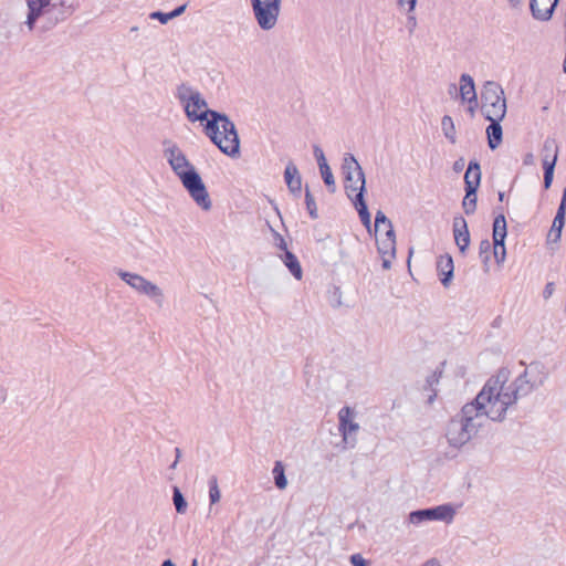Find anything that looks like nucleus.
<instances>
[{"label":"nucleus","mask_w":566,"mask_h":566,"mask_svg":"<svg viewBox=\"0 0 566 566\" xmlns=\"http://www.w3.org/2000/svg\"><path fill=\"white\" fill-rule=\"evenodd\" d=\"M444 364L446 363H442L440 367H438L430 376L427 377L426 385H424L423 389L427 391H430V394L428 396V403H432L437 397L436 386L440 381V378L443 373Z\"/></svg>","instance_id":"nucleus-21"},{"label":"nucleus","mask_w":566,"mask_h":566,"mask_svg":"<svg viewBox=\"0 0 566 566\" xmlns=\"http://www.w3.org/2000/svg\"><path fill=\"white\" fill-rule=\"evenodd\" d=\"M506 237H493V244H492V248L493 250H499V249H505V245H504V240H505Z\"/></svg>","instance_id":"nucleus-45"},{"label":"nucleus","mask_w":566,"mask_h":566,"mask_svg":"<svg viewBox=\"0 0 566 566\" xmlns=\"http://www.w3.org/2000/svg\"><path fill=\"white\" fill-rule=\"evenodd\" d=\"M407 27L410 34L413 33L415 29L417 28V18L416 15L408 13L407 18Z\"/></svg>","instance_id":"nucleus-42"},{"label":"nucleus","mask_w":566,"mask_h":566,"mask_svg":"<svg viewBox=\"0 0 566 566\" xmlns=\"http://www.w3.org/2000/svg\"><path fill=\"white\" fill-rule=\"evenodd\" d=\"M6 400V390L0 387V403Z\"/></svg>","instance_id":"nucleus-54"},{"label":"nucleus","mask_w":566,"mask_h":566,"mask_svg":"<svg viewBox=\"0 0 566 566\" xmlns=\"http://www.w3.org/2000/svg\"><path fill=\"white\" fill-rule=\"evenodd\" d=\"M543 157L545 155H548L549 158L554 157L555 155H558V147L553 138H546L543 143Z\"/></svg>","instance_id":"nucleus-36"},{"label":"nucleus","mask_w":566,"mask_h":566,"mask_svg":"<svg viewBox=\"0 0 566 566\" xmlns=\"http://www.w3.org/2000/svg\"><path fill=\"white\" fill-rule=\"evenodd\" d=\"M554 291H555V284L553 282H548L544 287L543 297L545 300L549 298L553 295Z\"/></svg>","instance_id":"nucleus-44"},{"label":"nucleus","mask_w":566,"mask_h":566,"mask_svg":"<svg viewBox=\"0 0 566 566\" xmlns=\"http://www.w3.org/2000/svg\"><path fill=\"white\" fill-rule=\"evenodd\" d=\"M476 191L471 186L470 189L465 188V196L462 201V208L465 214H473L476 210Z\"/></svg>","instance_id":"nucleus-25"},{"label":"nucleus","mask_w":566,"mask_h":566,"mask_svg":"<svg viewBox=\"0 0 566 566\" xmlns=\"http://www.w3.org/2000/svg\"><path fill=\"white\" fill-rule=\"evenodd\" d=\"M28 2L44 9L49 8L52 4L50 0H28Z\"/></svg>","instance_id":"nucleus-46"},{"label":"nucleus","mask_w":566,"mask_h":566,"mask_svg":"<svg viewBox=\"0 0 566 566\" xmlns=\"http://www.w3.org/2000/svg\"><path fill=\"white\" fill-rule=\"evenodd\" d=\"M258 27L262 31L273 30L281 14L282 0H249Z\"/></svg>","instance_id":"nucleus-6"},{"label":"nucleus","mask_w":566,"mask_h":566,"mask_svg":"<svg viewBox=\"0 0 566 566\" xmlns=\"http://www.w3.org/2000/svg\"><path fill=\"white\" fill-rule=\"evenodd\" d=\"M481 181V168L476 160H471L468 165V169L464 175L465 188L472 186L474 190H478Z\"/></svg>","instance_id":"nucleus-20"},{"label":"nucleus","mask_w":566,"mask_h":566,"mask_svg":"<svg viewBox=\"0 0 566 566\" xmlns=\"http://www.w3.org/2000/svg\"><path fill=\"white\" fill-rule=\"evenodd\" d=\"M176 98L184 106L190 122H206L203 130L220 151L232 158L239 156L240 138L228 115L209 109L201 93L186 83L177 86Z\"/></svg>","instance_id":"nucleus-1"},{"label":"nucleus","mask_w":566,"mask_h":566,"mask_svg":"<svg viewBox=\"0 0 566 566\" xmlns=\"http://www.w3.org/2000/svg\"><path fill=\"white\" fill-rule=\"evenodd\" d=\"M284 265L289 269V271L291 272V274L296 279V280H301L302 276H303V271H302V266L297 260V258L295 256L294 253H292L291 251H286L282 256H281Z\"/></svg>","instance_id":"nucleus-23"},{"label":"nucleus","mask_w":566,"mask_h":566,"mask_svg":"<svg viewBox=\"0 0 566 566\" xmlns=\"http://www.w3.org/2000/svg\"><path fill=\"white\" fill-rule=\"evenodd\" d=\"M545 379L546 374L541 363H532L510 385H506L507 371L501 370L485 382L480 391L479 400L489 405L492 421H502L510 406L514 405L518 398L527 396L533 389L542 386Z\"/></svg>","instance_id":"nucleus-2"},{"label":"nucleus","mask_w":566,"mask_h":566,"mask_svg":"<svg viewBox=\"0 0 566 566\" xmlns=\"http://www.w3.org/2000/svg\"><path fill=\"white\" fill-rule=\"evenodd\" d=\"M221 493L218 485V479L216 475H212L209 479V500L210 504H216L220 501Z\"/></svg>","instance_id":"nucleus-31"},{"label":"nucleus","mask_w":566,"mask_h":566,"mask_svg":"<svg viewBox=\"0 0 566 566\" xmlns=\"http://www.w3.org/2000/svg\"><path fill=\"white\" fill-rule=\"evenodd\" d=\"M284 180L291 193L294 196H300L302 190V177L293 161H290L285 167Z\"/></svg>","instance_id":"nucleus-18"},{"label":"nucleus","mask_w":566,"mask_h":566,"mask_svg":"<svg viewBox=\"0 0 566 566\" xmlns=\"http://www.w3.org/2000/svg\"><path fill=\"white\" fill-rule=\"evenodd\" d=\"M186 10V4H182V6H179L177 7L175 10H172L170 13V18L174 19V18H177L179 15H181Z\"/></svg>","instance_id":"nucleus-48"},{"label":"nucleus","mask_w":566,"mask_h":566,"mask_svg":"<svg viewBox=\"0 0 566 566\" xmlns=\"http://www.w3.org/2000/svg\"><path fill=\"white\" fill-rule=\"evenodd\" d=\"M534 163L533 154L528 153L524 157V165H532Z\"/></svg>","instance_id":"nucleus-51"},{"label":"nucleus","mask_w":566,"mask_h":566,"mask_svg":"<svg viewBox=\"0 0 566 566\" xmlns=\"http://www.w3.org/2000/svg\"><path fill=\"white\" fill-rule=\"evenodd\" d=\"M385 226V231L387 229H394L391 221L386 217V214L378 210L375 217V231L376 234L381 231V227Z\"/></svg>","instance_id":"nucleus-35"},{"label":"nucleus","mask_w":566,"mask_h":566,"mask_svg":"<svg viewBox=\"0 0 566 566\" xmlns=\"http://www.w3.org/2000/svg\"><path fill=\"white\" fill-rule=\"evenodd\" d=\"M490 125L486 127L489 147L494 150L502 143L503 130L501 126L502 119L486 118Z\"/></svg>","instance_id":"nucleus-19"},{"label":"nucleus","mask_w":566,"mask_h":566,"mask_svg":"<svg viewBox=\"0 0 566 566\" xmlns=\"http://www.w3.org/2000/svg\"><path fill=\"white\" fill-rule=\"evenodd\" d=\"M319 171H321V176L323 178L324 184L328 187L331 192H334L336 189V186H335V179H334L333 172L331 170V167L328 165L322 166V167H319Z\"/></svg>","instance_id":"nucleus-32"},{"label":"nucleus","mask_w":566,"mask_h":566,"mask_svg":"<svg viewBox=\"0 0 566 566\" xmlns=\"http://www.w3.org/2000/svg\"><path fill=\"white\" fill-rule=\"evenodd\" d=\"M342 170L345 178V191L349 199H354L353 193L366 191L365 174L353 154H345L342 164Z\"/></svg>","instance_id":"nucleus-7"},{"label":"nucleus","mask_w":566,"mask_h":566,"mask_svg":"<svg viewBox=\"0 0 566 566\" xmlns=\"http://www.w3.org/2000/svg\"><path fill=\"white\" fill-rule=\"evenodd\" d=\"M350 563L353 564V566H367L366 560L361 557L360 554L352 555Z\"/></svg>","instance_id":"nucleus-43"},{"label":"nucleus","mask_w":566,"mask_h":566,"mask_svg":"<svg viewBox=\"0 0 566 566\" xmlns=\"http://www.w3.org/2000/svg\"><path fill=\"white\" fill-rule=\"evenodd\" d=\"M437 271L444 287H448L453 277V260L450 254L440 255L437 260Z\"/></svg>","instance_id":"nucleus-17"},{"label":"nucleus","mask_w":566,"mask_h":566,"mask_svg":"<svg viewBox=\"0 0 566 566\" xmlns=\"http://www.w3.org/2000/svg\"><path fill=\"white\" fill-rule=\"evenodd\" d=\"M272 231H273V233H274V237H275V240H276V245H277V248H279V249H281V250H283V251H284V253H285L286 251H289V250H287V245H286V242H285L284 238H283L279 232H276V231H274V230H272Z\"/></svg>","instance_id":"nucleus-40"},{"label":"nucleus","mask_w":566,"mask_h":566,"mask_svg":"<svg viewBox=\"0 0 566 566\" xmlns=\"http://www.w3.org/2000/svg\"><path fill=\"white\" fill-rule=\"evenodd\" d=\"M481 112L485 118L503 119L506 114L504 90L494 81L484 83L481 90Z\"/></svg>","instance_id":"nucleus-5"},{"label":"nucleus","mask_w":566,"mask_h":566,"mask_svg":"<svg viewBox=\"0 0 566 566\" xmlns=\"http://www.w3.org/2000/svg\"><path fill=\"white\" fill-rule=\"evenodd\" d=\"M422 566H440V565L436 559H429Z\"/></svg>","instance_id":"nucleus-53"},{"label":"nucleus","mask_w":566,"mask_h":566,"mask_svg":"<svg viewBox=\"0 0 566 566\" xmlns=\"http://www.w3.org/2000/svg\"><path fill=\"white\" fill-rule=\"evenodd\" d=\"M172 501H174L176 511L180 514H184L187 510V502H186L182 493L180 492V490L177 486L174 488Z\"/></svg>","instance_id":"nucleus-33"},{"label":"nucleus","mask_w":566,"mask_h":566,"mask_svg":"<svg viewBox=\"0 0 566 566\" xmlns=\"http://www.w3.org/2000/svg\"><path fill=\"white\" fill-rule=\"evenodd\" d=\"M464 165H465V160H464V158H459V159H457V160L453 163V170H454L455 172H460V171H462V170H463Z\"/></svg>","instance_id":"nucleus-47"},{"label":"nucleus","mask_w":566,"mask_h":566,"mask_svg":"<svg viewBox=\"0 0 566 566\" xmlns=\"http://www.w3.org/2000/svg\"><path fill=\"white\" fill-rule=\"evenodd\" d=\"M509 2L512 7H516L520 4L521 0H509Z\"/></svg>","instance_id":"nucleus-56"},{"label":"nucleus","mask_w":566,"mask_h":566,"mask_svg":"<svg viewBox=\"0 0 566 566\" xmlns=\"http://www.w3.org/2000/svg\"><path fill=\"white\" fill-rule=\"evenodd\" d=\"M175 453H176V460L171 463L170 469H176L178 461L181 457V450L179 448H176Z\"/></svg>","instance_id":"nucleus-50"},{"label":"nucleus","mask_w":566,"mask_h":566,"mask_svg":"<svg viewBox=\"0 0 566 566\" xmlns=\"http://www.w3.org/2000/svg\"><path fill=\"white\" fill-rule=\"evenodd\" d=\"M355 411L353 408L345 406L338 411V429L343 437V442L349 448L356 446V438L352 434L359 430V424L354 421Z\"/></svg>","instance_id":"nucleus-10"},{"label":"nucleus","mask_w":566,"mask_h":566,"mask_svg":"<svg viewBox=\"0 0 566 566\" xmlns=\"http://www.w3.org/2000/svg\"><path fill=\"white\" fill-rule=\"evenodd\" d=\"M565 216H566V188L563 191L559 207L557 209L556 216L553 220L551 231L548 233V237L553 238L554 242H557L560 240L562 230L565 226Z\"/></svg>","instance_id":"nucleus-14"},{"label":"nucleus","mask_w":566,"mask_h":566,"mask_svg":"<svg viewBox=\"0 0 566 566\" xmlns=\"http://www.w3.org/2000/svg\"><path fill=\"white\" fill-rule=\"evenodd\" d=\"M458 92V87L455 84H450L449 87H448V93L452 96V95H455Z\"/></svg>","instance_id":"nucleus-52"},{"label":"nucleus","mask_w":566,"mask_h":566,"mask_svg":"<svg viewBox=\"0 0 566 566\" xmlns=\"http://www.w3.org/2000/svg\"><path fill=\"white\" fill-rule=\"evenodd\" d=\"M149 18L153 19V20H158L160 21V23L165 24L167 23L169 20H171L170 18V13H164L161 11H154L149 14Z\"/></svg>","instance_id":"nucleus-38"},{"label":"nucleus","mask_w":566,"mask_h":566,"mask_svg":"<svg viewBox=\"0 0 566 566\" xmlns=\"http://www.w3.org/2000/svg\"><path fill=\"white\" fill-rule=\"evenodd\" d=\"M305 205H306V209L308 211L310 217L312 219H317L318 213H317V206L315 202V198L312 195V192L308 190L307 187L305 189Z\"/></svg>","instance_id":"nucleus-34"},{"label":"nucleus","mask_w":566,"mask_h":566,"mask_svg":"<svg viewBox=\"0 0 566 566\" xmlns=\"http://www.w3.org/2000/svg\"><path fill=\"white\" fill-rule=\"evenodd\" d=\"M452 232H453V237H454V242H455L457 247L459 248L460 253L462 255H465V253L469 249L471 239H470L468 222L462 216L457 214L453 217Z\"/></svg>","instance_id":"nucleus-11"},{"label":"nucleus","mask_w":566,"mask_h":566,"mask_svg":"<svg viewBox=\"0 0 566 566\" xmlns=\"http://www.w3.org/2000/svg\"><path fill=\"white\" fill-rule=\"evenodd\" d=\"M506 220L504 214L500 213L493 221V237H506Z\"/></svg>","instance_id":"nucleus-30"},{"label":"nucleus","mask_w":566,"mask_h":566,"mask_svg":"<svg viewBox=\"0 0 566 566\" xmlns=\"http://www.w3.org/2000/svg\"><path fill=\"white\" fill-rule=\"evenodd\" d=\"M164 156L167 159L172 171L179 177L182 186L186 188L192 200L205 211L212 207L208 190L196 170L187 159L186 155L177 144L165 140Z\"/></svg>","instance_id":"nucleus-3"},{"label":"nucleus","mask_w":566,"mask_h":566,"mask_svg":"<svg viewBox=\"0 0 566 566\" xmlns=\"http://www.w3.org/2000/svg\"><path fill=\"white\" fill-rule=\"evenodd\" d=\"M504 198V193L503 192H499V199L502 201Z\"/></svg>","instance_id":"nucleus-59"},{"label":"nucleus","mask_w":566,"mask_h":566,"mask_svg":"<svg viewBox=\"0 0 566 566\" xmlns=\"http://www.w3.org/2000/svg\"><path fill=\"white\" fill-rule=\"evenodd\" d=\"M28 9H29V12H28L25 24H27L28 29L30 31H32L34 29L36 20L40 17L44 18V11L46 9L33 6V4L29 3V2H28Z\"/></svg>","instance_id":"nucleus-28"},{"label":"nucleus","mask_w":566,"mask_h":566,"mask_svg":"<svg viewBox=\"0 0 566 566\" xmlns=\"http://www.w3.org/2000/svg\"><path fill=\"white\" fill-rule=\"evenodd\" d=\"M398 6L401 8L407 6V12L412 13L416 9L417 0H398Z\"/></svg>","instance_id":"nucleus-39"},{"label":"nucleus","mask_w":566,"mask_h":566,"mask_svg":"<svg viewBox=\"0 0 566 566\" xmlns=\"http://www.w3.org/2000/svg\"><path fill=\"white\" fill-rule=\"evenodd\" d=\"M272 474L274 478L275 486L280 490H284L287 485V480L284 472V465L281 461L274 463Z\"/></svg>","instance_id":"nucleus-27"},{"label":"nucleus","mask_w":566,"mask_h":566,"mask_svg":"<svg viewBox=\"0 0 566 566\" xmlns=\"http://www.w3.org/2000/svg\"><path fill=\"white\" fill-rule=\"evenodd\" d=\"M70 14L71 11H69L62 2L60 4L52 3L44 11V23L42 25V31H49L53 29L57 23L65 21Z\"/></svg>","instance_id":"nucleus-13"},{"label":"nucleus","mask_w":566,"mask_h":566,"mask_svg":"<svg viewBox=\"0 0 566 566\" xmlns=\"http://www.w3.org/2000/svg\"><path fill=\"white\" fill-rule=\"evenodd\" d=\"M191 566H197V559H193V560H192Z\"/></svg>","instance_id":"nucleus-60"},{"label":"nucleus","mask_w":566,"mask_h":566,"mask_svg":"<svg viewBox=\"0 0 566 566\" xmlns=\"http://www.w3.org/2000/svg\"><path fill=\"white\" fill-rule=\"evenodd\" d=\"M136 31H138V27H132L130 28V32H136Z\"/></svg>","instance_id":"nucleus-58"},{"label":"nucleus","mask_w":566,"mask_h":566,"mask_svg":"<svg viewBox=\"0 0 566 566\" xmlns=\"http://www.w3.org/2000/svg\"><path fill=\"white\" fill-rule=\"evenodd\" d=\"M382 260V269L389 270L391 268V261L394 258H390L389 255H380Z\"/></svg>","instance_id":"nucleus-49"},{"label":"nucleus","mask_w":566,"mask_h":566,"mask_svg":"<svg viewBox=\"0 0 566 566\" xmlns=\"http://www.w3.org/2000/svg\"><path fill=\"white\" fill-rule=\"evenodd\" d=\"M377 250L380 255L396 256V234L394 229H387L384 237L376 234Z\"/></svg>","instance_id":"nucleus-15"},{"label":"nucleus","mask_w":566,"mask_h":566,"mask_svg":"<svg viewBox=\"0 0 566 566\" xmlns=\"http://www.w3.org/2000/svg\"><path fill=\"white\" fill-rule=\"evenodd\" d=\"M559 0H530V10L535 20L547 22L553 18Z\"/></svg>","instance_id":"nucleus-12"},{"label":"nucleus","mask_w":566,"mask_h":566,"mask_svg":"<svg viewBox=\"0 0 566 566\" xmlns=\"http://www.w3.org/2000/svg\"><path fill=\"white\" fill-rule=\"evenodd\" d=\"M557 156L549 158L548 155H545L543 158V169H544V188L549 189L554 178V169L556 166Z\"/></svg>","instance_id":"nucleus-24"},{"label":"nucleus","mask_w":566,"mask_h":566,"mask_svg":"<svg viewBox=\"0 0 566 566\" xmlns=\"http://www.w3.org/2000/svg\"><path fill=\"white\" fill-rule=\"evenodd\" d=\"M117 275L137 293L148 296L160 308L164 305L163 290L140 274L117 270Z\"/></svg>","instance_id":"nucleus-8"},{"label":"nucleus","mask_w":566,"mask_h":566,"mask_svg":"<svg viewBox=\"0 0 566 566\" xmlns=\"http://www.w3.org/2000/svg\"><path fill=\"white\" fill-rule=\"evenodd\" d=\"M493 256L497 264H502L505 261L506 250L502 248L499 250H493Z\"/></svg>","instance_id":"nucleus-41"},{"label":"nucleus","mask_w":566,"mask_h":566,"mask_svg":"<svg viewBox=\"0 0 566 566\" xmlns=\"http://www.w3.org/2000/svg\"><path fill=\"white\" fill-rule=\"evenodd\" d=\"M161 566H176L170 559H166Z\"/></svg>","instance_id":"nucleus-55"},{"label":"nucleus","mask_w":566,"mask_h":566,"mask_svg":"<svg viewBox=\"0 0 566 566\" xmlns=\"http://www.w3.org/2000/svg\"><path fill=\"white\" fill-rule=\"evenodd\" d=\"M476 107H478V105L469 104V112H470L471 114H473Z\"/></svg>","instance_id":"nucleus-57"},{"label":"nucleus","mask_w":566,"mask_h":566,"mask_svg":"<svg viewBox=\"0 0 566 566\" xmlns=\"http://www.w3.org/2000/svg\"><path fill=\"white\" fill-rule=\"evenodd\" d=\"M314 157L317 161L318 168L322 166H327V160L325 158L323 149L318 145L313 146Z\"/></svg>","instance_id":"nucleus-37"},{"label":"nucleus","mask_w":566,"mask_h":566,"mask_svg":"<svg viewBox=\"0 0 566 566\" xmlns=\"http://www.w3.org/2000/svg\"><path fill=\"white\" fill-rule=\"evenodd\" d=\"M459 93L463 103L478 105L474 81L471 75L464 73L460 76Z\"/></svg>","instance_id":"nucleus-16"},{"label":"nucleus","mask_w":566,"mask_h":566,"mask_svg":"<svg viewBox=\"0 0 566 566\" xmlns=\"http://www.w3.org/2000/svg\"><path fill=\"white\" fill-rule=\"evenodd\" d=\"M455 514V507L452 504L447 503L434 507L412 511L409 513L408 521L415 525H419L428 521H441L450 524L454 520Z\"/></svg>","instance_id":"nucleus-9"},{"label":"nucleus","mask_w":566,"mask_h":566,"mask_svg":"<svg viewBox=\"0 0 566 566\" xmlns=\"http://www.w3.org/2000/svg\"><path fill=\"white\" fill-rule=\"evenodd\" d=\"M479 399L480 392L473 401L465 403L461 412L450 420L447 429V439L450 446L455 448L464 446L479 432L486 419L491 420L489 405Z\"/></svg>","instance_id":"nucleus-4"},{"label":"nucleus","mask_w":566,"mask_h":566,"mask_svg":"<svg viewBox=\"0 0 566 566\" xmlns=\"http://www.w3.org/2000/svg\"><path fill=\"white\" fill-rule=\"evenodd\" d=\"M356 208V210L358 211V214H359V218H360V221L361 223L366 227V228H370V223H371V219H370V213L368 211V208H367V205L364 200V196H361V192H357L355 195V198L354 199H350Z\"/></svg>","instance_id":"nucleus-22"},{"label":"nucleus","mask_w":566,"mask_h":566,"mask_svg":"<svg viewBox=\"0 0 566 566\" xmlns=\"http://www.w3.org/2000/svg\"><path fill=\"white\" fill-rule=\"evenodd\" d=\"M441 127L443 135L447 139L450 140L451 144L457 142L455 127L453 119L449 115H444L441 119Z\"/></svg>","instance_id":"nucleus-29"},{"label":"nucleus","mask_w":566,"mask_h":566,"mask_svg":"<svg viewBox=\"0 0 566 566\" xmlns=\"http://www.w3.org/2000/svg\"><path fill=\"white\" fill-rule=\"evenodd\" d=\"M491 254H493L492 243L488 239L482 240L479 245V255L481 258L485 272L489 271Z\"/></svg>","instance_id":"nucleus-26"}]
</instances>
